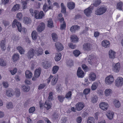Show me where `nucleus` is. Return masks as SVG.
Wrapping results in <instances>:
<instances>
[{
    "label": "nucleus",
    "mask_w": 123,
    "mask_h": 123,
    "mask_svg": "<svg viewBox=\"0 0 123 123\" xmlns=\"http://www.w3.org/2000/svg\"><path fill=\"white\" fill-rule=\"evenodd\" d=\"M29 11L32 16H34L36 19H42L43 17L44 16L43 12L42 11H41L39 12L38 10H34L32 8H31L29 10Z\"/></svg>",
    "instance_id": "nucleus-1"
},
{
    "label": "nucleus",
    "mask_w": 123,
    "mask_h": 123,
    "mask_svg": "<svg viewBox=\"0 0 123 123\" xmlns=\"http://www.w3.org/2000/svg\"><path fill=\"white\" fill-rule=\"evenodd\" d=\"M107 9L106 7H98L95 11V14L98 15L103 14L106 12Z\"/></svg>",
    "instance_id": "nucleus-2"
},
{
    "label": "nucleus",
    "mask_w": 123,
    "mask_h": 123,
    "mask_svg": "<svg viewBox=\"0 0 123 123\" xmlns=\"http://www.w3.org/2000/svg\"><path fill=\"white\" fill-rule=\"evenodd\" d=\"M12 25L13 28L16 27V26L18 31L21 32L22 28L21 24L20 23L17 21V19H15L13 20L12 23Z\"/></svg>",
    "instance_id": "nucleus-3"
},
{
    "label": "nucleus",
    "mask_w": 123,
    "mask_h": 123,
    "mask_svg": "<svg viewBox=\"0 0 123 123\" xmlns=\"http://www.w3.org/2000/svg\"><path fill=\"white\" fill-rule=\"evenodd\" d=\"M114 79L112 75H110L107 76L105 79V82L107 85L111 84L114 81Z\"/></svg>",
    "instance_id": "nucleus-4"
},
{
    "label": "nucleus",
    "mask_w": 123,
    "mask_h": 123,
    "mask_svg": "<svg viewBox=\"0 0 123 123\" xmlns=\"http://www.w3.org/2000/svg\"><path fill=\"white\" fill-rule=\"evenodd\" d=\"M34 54V50L32 49H30L26 55L25 56L28 59H31L33 57Z\"/></svg>",
    "instance_id": "nucleus-5"
},
{
    "label": "nucleus",
    "mask_w": 123,
    "mask_h": 123,
    "mask_svg": "<svg viewBox=\"0 0 123 123\" xmlns=\"http://www.w3.org/2000/svg\"><path fill=\"white\" fill-rule=\"evenodd\" d=\"M41 64L44 68L47 69L50 67L52 64L51 62L47 61H45L42 62Z\"/></svg>",
    "instance_id": "nucleus-6"
},
{
    "label": "nucleus",
    "mask_w": 123,
    "mask_h": 123,
    "mask_svg": "<svg viewBox=\"0 0 123 123\" xmlns=\"http://www.w3.org/2000/svg\"><path fill=\"white\" fill-rule=\"evenodd\" d=\"M75 106L76 110L80 111L83 109L85 107V105L84 103L83 102H79Z\"/></svg>",
    "instance_id": "nucleus-7"
},
{
    "label": "nucleus",
    "mask_w": 123,
    "mask_h": 123,
    "mask_svg": "<svg viewBox=\"0 0 123 123\" xmlns=\"http://www.w3.org/2000/svg\"><path fill=\"white\" fill-rule=\"evenodd\" d=\"M45 27V24L43 22H41L40 23L37 27V31L38 32H41L44 30Z\"/></svg>",
    "instance_id": "nucleus-8"
},
{
    "label": "nucleus",
    "mask_w": 123,
    "mask_h": 123,
    "mask_svg": "<svg viewBox=\"0 0 123 123\" xmlns=\"http://www.w3.org/2000/svg\"><path fill=\"white\" fill-rule=\"evenodd\" d=\"M116 85L118 87L121 86L123 84V79L121 77L117 78L115 81Z\"/></svg>",
    "instance_id": "nucleus-9"
},
{
    "label": "nucleus",
    "mask_w": 123,
    "mask_h": 123,
    "mask_svg": "<svg viewBox=\"0 0 123 123\" xmlns=\"http://www.w3.org/2000/svg\"><path fill=\"white\" fill-rule=\"evenodd\" d=\"M93 9V8L91 6L85 9L84 12L86 16H89L92 13V11Z\"/></svg>",
    "instance_id": "nucleus-10"
},
{
    "label": "nucleus",
    "mask_w": 123,
    "mask_h": 123,
    "mask_svg": "<svg viewBox=\"0 0 123 123\" xmlns=\"http://www.w3.org/2000/svg\"><path fill=\"white\" fill-rule=\"evenodd\" d=\"M120 65L119 63H117L115 64L113 67L112 70L115 72L117 73L119 71L120 68Z\"/></svg>",
    "instance_id": "nucleus-11"
},
{
    "label": "nucleus",
    "mask_w": 123,
    "mask_h": 123,
    "mask_svg": "<svg viewBox=\"0 0 123 123\" xmlns=\"http://www.w3.org/2000/svg\"><path fill=\"white\" fill-rule=\"evenodd\" d=\"M55 45L58 51H62L64 47L63 45L59 42H56Z\"/></svg>",
    "instance_id": "nucleus-12"
},
{
    "label": "nucleus",
    "mask_w": 123,
    "mask_h": 123,
    "mask_svg": "<svg viewBox=\"0 0 123 123\" xmlns=\"http://www.w3.org/2000/svg\"><path fill=\"white\" fill-rule=\"evenodd\" d=\"M99 106L103 110H106L107 109L108 107V105L107 103L102 102L100 104Z\"/></svg>",
    "instance_id": "nucleus-13"
},
{
    "label": "nucleus",
    "mask_w": 123,
    "mask_h": 123,
    "mask_svg": "<svg viewBox=\"0 0 123 123\" xmlns=\"http://www.w3.org/2000/svg\"><path fill=\"white\" fill-rule=\"evenodd\" d=\"M77 74L78 77L82 78L84 77V72L81 70V68H78L77 72Z\"/></svg>",
    "instance_id": "nucleus-14"
},
{
    "label": "nucleus",
    "mask_w": 123,
    "mask_h": 123,
    "mask_svg": "<svg viewBox=\"0 0 123 123\" xmlns=\"http://www.w3.org/2000/svg\"><path fill=\"white\" fill-rule=\"evenodd\" d=\"M88 78L90 80L94 81L96 79V74L93 72L89 74Z\"/></svg>",
    "instance_id": "nucleus-15"
},
{
    "label": "nucleus",
    "mask_w": 123,
    "mask_h": 123,
    "mask_svg": "<svg viewBox=\"0 0 123 123\" xmlns=\"http://www.w3.org/2000/svg\"><path fill=\"white\" fill-rule=\"evenodd\" d=\"M92 45L89 43L84 44L83 45V48L84 49L87 51H89L91 49Z\"/></svg>",
    "instance_id": "nucleus-16"
},
{
    "label": "nucleus",
    "mask_w": 123,
    "mask_h": 123,
    "mask_svg": "<svg viewBox=\"0 0 123 123\" xmlns=\"http://www.w3.org/2000/svg\"><path fill=\"white\" fill-rule=\"evenodd\" d=\"M52 106V103L50 102L45 101L44 105V106L45 109H46L47 110L50 109Z\"/></svg>",
    "instance_id": "nucleus-17"
},
{
    "label": "nucleus",
    "mask_w": 123,
    "mask_h": 123,
    "mask_svg": "<svg viewBox=\"0 0 123 123\" xmlns=\"http://www.w3.org/2000/svg\"><path fill=\"white\" fill-rule=\"evenodd\" d=\"M43 49L41 47H39L38 49H37L34 51V52L35 53L36 55L37 56H39L40 55H41L43 53Z\"/></svg>",
    "instance_id": "nucleus-18"
},
{
    "label": "nucleus",
    "mask_w": 123,
    "mask_h": 123,
    "mask_svg": "<svg viewBox=\"0 0 123 123\" xmlns=\"http://www.w3.org/2000/svg\"><path fill=\"white\" fill-rule=\"evenodd\" d=\"M42 69L40 68L36 69L34 75L36 78H38L41 72Z\"/></svg>",
    "instance_id": "nucleus-19"
},
{
    "label": "nucleus",
    "mask_w": 123,
    "mask_h": 123,
    "mask_svg": "<svg viewBox=\"0 0 123 123\" xmlns=\"http://www.w3.org/2000/svg\"><path fill=\"white\" fill-rule=\"evenodd\" d=\"M68 8L70 10L73 9L75 7V3L72 2H68L67 3Z\"/></svg>",
    "instance_id": "nucleus-20"
},
{
    "label": "nucleus",
    "mask_w": 123,
    "mask_h": 123,
    "mask_svg": "<svg viewBox=\"0 0 123 123\" xmlns=\"http://www.w3.org/2000/svg\"><path fill=\"white\" fill-rule=\"evenodd\" d=\"M31 19L30 18L25 17L23 18V22L25 24H30L31 23Z\"/></svg>",
    "instance_id": "nucleus-21"
},
{
    "label": "nucleus",
    "mask_w": 123,
    "mask_h": 123,
    "mask_svg": "<svg viewBox=\"0 0 123 123\" xmlns=\"http://www.w3.org/2000/svg\"><path fill=\"white\" fill-rule=\"evenodd\" d=\"M114 114L113 112L110 111H109L107 112L106 115L109 119L111 120L113 119Z\"/></svg>",
    "instance_id": "nucleus-22"
},
{
    "label": "nucleus",
    "mask_w": 123,
    "mask_h": 123,
    "mask_svg": "<svg viewBox=\"0 0 123 123\" xmlns=\"http://www.w3.org/2000/svg\"><path fill=\"white\" fill-rule=\"evenodd\" d=\"M102 44L105 48L109 47L110 45L109 42L107 40H104L103 41Z\"/></svg>",
    "instance_id": "nucleus-23"
},
{
    "label": "nucleus",
    "mask_w": 123,
    "mask_h": 123,
    "mask_svg": "<svg viewBox=\"0 0 123 123\" xmlns=\"http://www.w3.org/2000/svg\"><path fill=\"white\" fill-rule=\"evenodd\" d=\"M13 91L11 89L9 88L6 90V95L9 97H11L13 96V94H12Z\"/></svg>",
    "instance_id": "nucleus-24"
},
{
    "label": "nucleus",
    "mask_w": 123,
    "mask_h": 123,
    "mask_svg": "<svg viewBox=\"0 0 123 123\" xmlns=\"http://www.w3.org/2000/svg\"><path fill=\"white\" fill-rule=\"evenodd\" d=\"M80 29L79 26L77 25H74L72 26L70 28V30L72 32H74L76 30Z\"/></svg>",
    "instance_id": "nucleus-25"
},
{
    "label": "nucleus",
    "mask_w": 123,
    "mask_h": 123,
    "mask_svg": "<svg viewBox=\"0 0 123 123\" xmlns=\"http://www.w3.org/2000/svg\"><path fill=\"white\" fill-rule=\"evenodd\" d=\"M25 76L27 79L31 78L32 77V74L30 71L26 70L25 73Z\"/></svg>",
    "instance_id": "nucleus-26"
},
{
    "label": "nucleus",
    "mask_w": 123,
    "mask_h": 123,
    "mask_svg": "<svg viewBox=\"0 0 123 123\" xmlns=\"http://www.w3.org/2000/svg\"><path fill=\"white\" fill-rule=\"evenodd\" d=\"M5 40H4L2 41L0 43V47L2 50L3 51L5 50L6 48V47L5 46Z\"/></svg>",
    "instance_id": "nucleus-27"
},
{
    "label": "nucleus",
    "mask_w": 123,
    "mask_h": 123,
    "mask_svg": "<svg viewBox=\"0 0 123 123\" xmlns=\"http://www.w3.org/2000/svg\"><path fill=\"white\" fill-rule=\"evenodd\" d=\"M115 52L111 50H110L109 51V56L110 58L113 59L115 57Z\"/></svg>",
    "instance_id": "nucleus-28"
},
{
    "label": "nucleus",
    "mask_w": 123,
    "mask_h": 123,
    "mask_svg": "<svg viewBox=\"0 0 123 123\" xmlns=\"http://www.w3.org/2000/svg\"><path fill=\"white\" fill-rule=\"evenodd\" d=\"M47 26L48 27L50 28L54 27L53 23L51 18H49V20L48 21Z\"/></svg>",
    "instance_id": "nucleus-29"
},
{
    "label": "nucleus",
    "mask_w": 123,
    "mask_h": 123,
    "mask_svg": "<svg viewBox=\"0 0 123 123\" xmlns=\"http://www.w3.org/2000/svg\"><path fill=\"white\" fill-rule=\"evenodd\" d=\"M52 9V6H49V7H48L47 6L46 4H45L43 6V10L45 12H46L49 9Z\"/></svg>",
    "instance_id": "nucleus-30"
},
{
    "label": "nucleus",
    "mask_w": 123,
    "mask_h": 123,
    "mask_svg": "<svg viewBox=\"0 0 123 123\" xmlns=\"http://www.w3.org/2000/svg\"><path fill=\"white\" fill-rule=\"evenodd\" d=\"M78 39L76 36L73 35L71 37V40L72 42L75 43L78 41Z\"/></svg>",
    "instance_id": "nucleus-31"
},
{
    "label": "nucleus",
    "mask_w": 123,
    "mask_h": 123,
    "mask_svg": "<svg viewBox=\"0 0 123 123\" xmlns=\"http://www.w3.org/2000/svg\"><path fill=\"white\" fill-rule=\"evenodd\" d=\"M19 57V55L17 54H16L13 55L12 57L13 62H15L17 61L18 60Z\"/></svg>",
    "instance_id": "nucleus-32"
},
{
    "label": "nucleus",
    "mask_w": 123,
    "mask_h": 123,
    "mask_svg": "<svg viewBox=\"0 0 123 123\" xmlns=\"http://www.w3.org/2000/svg\"><path fill=\"white\" fill-rule=\"evenodd\" d=\"M37 32L35 31H33L31 34V37L32 39L35 40L37 38Z\"/></svg>",
    "instance_id": "nucleus-33"
},
{
    "label": "nucleus",
    "mask_w": 123,
    "mask_h": 123,
    "mask_svg": "<svg viewBox=\"0 0 123 123\" xmlns=\"http://www.w3.org/2000/svg\"><path fill=\"white\" fill-rule=\"evenodd\" d=\"M123 5V3L122 2H119L117 4V9L120 10H122Z\"/></svg>",
    "instance_id": "nucleus-34"
},
{
    "label": "nucleus",
    "mask_w": 123,
    "mask_h": 123,
    "mask_svg": "<svg viewBox=\"0 0 123 123\" xmlns=\"http://www.w3.org/2000/svg\"><path fill=\"white\" fill-rule=\"evenodd\" d=\"M58 117V113L55 112L52 114L51 117V118L52 120H55L57 119Z\"/></svg>",
    "instance_id": "nucleus-35"
},
{
    "label": "nucleus",
    "mask_w": 123,
    "mask_h": 123,
    "mask_svg": "<svg viewBox=\"0 0 123 123\" xmlns=\"http://www.w3.org/2000/svg\"><path fill=\"white\" fill-rule=\"evenodd\" d=\"M62 8L61 12L63 13H65L66 12V9L63 3H62L61 5Z\"/></svg>",
    "instance_id": "nucleus-36"
},
{
    "label": "nucleus",
    "mask_w": 123,
    "mask_h": 123,
    "mask_svg": "<svg viewBox=\"0 0 123 123\" xmlns=\"http://www.w3.org/2000/svg\"><path fill=\"white\" fill-rule=\"evenodd\" d=\"M19 8L20 5L19 4H17L13 6L11 10L12 11H15L18 10L19 9Z\"/></svg>",
    "instance_id": "nucleus-37"
},
{
    "label": "nucleus",
    "mask_w": 123,
    "mask_h": 123,
    "mask_svg": "<svg viewBox=\"0 0 123 123\" xmlns=\"http://www.w3.org/2000/svg\"><path fill=\"white\" fill-rule=\"evenodd\" d=\"M98 86V83L97 82L94 83L91 86V89L92 90H95Z\"/></svg>",
    "instance_id": "nucleus-38"
},
{
    "label": "nucleus",
    "mask_w": 123,
    "mask_h": 123,
    "mask_svg": "<svg viewBox=\"0 0 123 123\" xmlns=\"http://www.w3.org/2000/svg\"><path fill=\"white\" fill-rule=\"evenodd\" d=\"M114 104L116 107L118 108L120 105V103L119 101L117 100H115L114 101Z\"/></svg>",
    "instance_id": "nucleus-39"
},
{
    "label": "nucleus",
    "mask_w": 123,
    "mask_h": 123,
    "mask_svg": "<svg viewBox=\"0 0 123 123\" xmlns=\"http://www.w3.org/2000/svg\"><path fill=\"white\" fill-rule=\"evenodd\" d=\"M61 53H59L56 55L55 57V60L56 61H59L61 59Z\"/></svg>",
    "instance_id": "nucleus-40"
},
{
    "label": "nucleus",
    "mask_w": 123,
    "mask_h": 123,
    "mask_svg": "<svg viewBox=\"0 0 123 123\" xmlns=\"http://www.w3.org/2000/svg\"><path fill=\"white\" fill-rule=\"evenodd\" d=\"M101 2V0H95V2L93 3V5L96 7L98 6Z\"/></svg>",
    "instance_id": "nucleus-41"
},
{
    "label": "nucleus",
    "mask_w": 123,
    "mask_h": 123,
    "mask_svg": "<svg viewBox=\"0 0 123 123\" xmlns=\"http://www.w3.org/2000/svg\"><path fill=\"white\" fill-rule=\"evenodd\" d=\"M72 92L69 91L66 94L65 97L68 99H70L71 98Z\"/></svg>",
    "instance_id": "nucleus-42"
},
{
    "label": "nucleus",
    "mask_w": 123,
    "mask_h": 123,
    "mask_svg": "<svg viewBox=\"0 0 123 123\" xmlns=\"http://www.w3.org/2000/svg\"><path fill=\"white\" fill-rule=\"evenodd\" d=\"M17 49L19 51L20 53L21 54H24L25 51L24 49L21 46H18L17 47Z\"/></svg>",
    "instance_id": "nucleus-43"
},
{
    "label": "nucleus",
    "mask_w": 123,
    "mask_h": 123,
    "mask_svg": "<svg viewBox=\"0 0 123 123\" xmlns=\"http://www.w3.org/2000/svg\"><path fill=\"white\" fill-rule=\"evenodd\" d=\"M22 90L23 91L25 92H28L29 91L30 87L28 86H23L22 87Z\"/></svg>",
    "instance_id": "nucleus-44"
},
{
    "label": "nucleus",
    "mask_w": 123,
    "mask_h": 123,
    "mask_svg": "<svg viewBox=\"0 0 123 123\" xmlns=\"http://www.w3.org/2000/svg\"><path fill=\"white\" fill-rule=\"evenodd\" d=\"M58 79L57 77H54L52 79V80L51 81V84L52 85H54L56 83Z\"/></svg>",
    "instance_id": "nucleus-45"
},
{
    "label": "nucleus",
    "mask_w": 123,
    "mask_h": 123,
    "mask_svg": "<svg viewBox=\"0 0 123 123\" xmlns=\"http://www.w3.org/2000/svg\"><path fill=\"white\" fill-rule=\"evenodd\" d=\"M73 53L75 57H78L80 54V52L78 50H74L73 52Z\"/></svg>",
    "instance_id": "nucleus-46"
},
{
    "label": "nucleus",
    "mask_w": 123,
    "mask_h": 123,
    "mask_svg": "<svg viewBox=\"0 0 123 123\" xmlns=\"http://www.w3.org/2000/svg\"><path fill=\"white\" fill-rule=\"evenodd\" d=\"M87 123H95V120L93 117H90L88 119Z\"/></svg>",
    "instance_id": "nucleus-47"
},
{
    "label": "nucleus",
    "mask_w": 123,
    "mask_h": 123,
    "mask_svg": "<svg viewBox=\"0 0 123 123\" xmlns=\"http://www.w3.org/2000/svg\"><path fill=\"white\" fill-rule=\"evenodd\" d=\"M91 101L93 103L96 102L98 100V97L96 95L93 96L91 99Z\"/></svg>",
    "instance_id": "nucleus-48"
},
{
    "label": "nucleus",
    "mask_w": 123,
    "mask_h": 123,
    "mask_svg": "<svg viewBox=\"0 0 123 123\" xmlns=\"http://www.w3.org/2000/svg\"><path fill=\"white\" fill-rule=\"evenodd\" d=\"M59 68V67L57 66H54L52 69L53 73L54 74H55L56 73Z\"/></svg>",
    "instance_id": "nucleus-49"
},
{
    "label": "nucleus",
    "mask_w": 123,
    "mask_h": 123,
    "mask_svg": "<svg viewBox=\"0 0 123 123\" xmlns=\"http://www.w3.org/2000/svg\"><path fill=\"white\" fill-rule=\"evenodd\" d=\"M6 65V60L2 59H0V66H5Z\"/></svg>",
    "instance_id": "nucleus-50"
},
{
    "label": "nucleus",
    "mask_w": 123,
    "mask_h": 123,
    "mask_svg": "<svg viewBox=\"0 0 123 123\" xmlns=\"http://www.w3.org/2000/svg\"><path fill=\"white\" fill-rule=\"evenodd\" d=\"M111 90L110 89H106L105 91V94L106 96H108L111 93Z\"/></svg>",
    "instance_id": "nucleus-51"
},
{
    "label": "nucleus",
    "mask_w": 123,
    "mask_h": 123,
    "mask_svg": "<svg viewBox=\"0 0 123 123\" xmlns=\"http://www.w3.org/2000/svg\"><path fill=\"white\" fill-rule=\"evenodd\" d=\"M57 98L59 101L60 102L62 103L63 102L65 97L63 96L58 95L57 97Z\"/></svg>",
    "instance_id": "nucleus-52"
},
{
    "label": "nucleus",
    "mask_w": 123,
    "mask_h": 123,
    "mask_svg": "<svg viewBox=\"0 0 123 123\" xmlns=\"http://www.w3.org/2000/svg\"><path fill=\"white\" fill-rule=\"evenodd\" d=\"M17 18L18 20H20L22 18V15L21 13L19 12L17 14Z\"/></svg>",
    "instance_id": "nucleus-53"
},
{
    "label": "nucleus",
    "mask_w": 123,
    "mask_h": 123,
    "mask_svg": "<svg viewBox=\"0 0 123 123\" xmlns=\"http://www.w3.org/2000/svg\"><path fill=\"white\" fill-rule=\"evenodd\" d=\"M22 6L23 9H25L27 7V2L26 1H23L22 2Z\"/></svg>",
    "instance_id": "nucleus-54"
},
{
    "label": "nucleus",
    "mask_w": 123,
    "mask_h": 123,
    "mask_svg": "<svg viewBox=\"0 0 123 123\" xmlns=\"http://www.w3.org/2000/svg\"><path fill=\"white\" fill-rule=\"evenodd\" d=\"M67 64L68 66H71L73 65V61L72 60L70 59L67 61Z\"/></svg>",
    "instance_id": "nucleus-55"
},
{
    "label": "nucleus",
    "mask_w": 123,
    "mask_h": 123,
    "mask_svg": "<svg viewBox=\"0 0 123 123\" xmlns=\"http://www.w3.org/2000/svg\"><path fill=\"white\" fill-rule=\"evenodd\" d=\"M90 90L89 88L85 89L83 91V93L85 95H87L90 92Z\"/></svg>",
    "instance_id": "nucleus-56"
},
{
    "label": "nucleus",
    "mask_w": 123,
    "mask_h": 123,
    "mask_svg": "<svg viewBox=\"0 0 123 123\" xmlns=\"http://www.w3.org/2000/svg\"><path fill=\"white\" fill-rule=\"evenodd\" d=\"M35 110V108L34 107H31L29 109V112L30 113H31L34 112Z\"/></svg>",
    "instance_id": "nucleus-57"
},
{
    "label": "nucleus",
    "mask_w": 123,
    "mask_h": 123,
    "mask_svg": "<svg viewBox=\"0 0 123 123\" xmlns=\"http://www.w3.org/2000/svg\"><path fill=\"white\" fill-rule=\"evenodd\" d=\"M53 93L52 92H50L49 93V96L48 97L49 101L51 100L53 98Z\"/></svg>",
    "instance_id": "nucleus-58"
},
{
    "label": "nucleus",
    "mask_w": 123,
    "mask_h": 123,
    "mask_svg": "<svg viewBox=\"0 0 123 123\" xmlns=\"http://www.w3.org/2000/svg\"><path fill=\"white\" fill-rule=\"evenodd\" d=\"M6 107L8 109L12 108L13 107V105L11 102H9L6 105Z\"/></svg>",
    "instance_id": "nucleus-59"
},
{
    "label": "nucleus",
    "mask_w": 123,
    "mask_h": 123,
    "mask_svg": "<svg viewBox=\"0 0 123 123\" xmlns=\"http://www.w3.org/2000/svg\"><path fill=\"white\" fill-rule=\"evenodd\" d=\"M68 46L70 48L72 49H74L76 47V45H73L72 43H69Z\"/></svg>",
    "instance_id": "nucleus-60"
},
{
    "label": "nucleus",
    "mask_w": 123,
    "mask_h": 123,
    "mask_svg": "<svg viewBox=\"0 0 123 123\" xmlns=\"http://www.w3.org/2000/svg\"><path fill=\"white\" fill-rule=\"evenodd\" d=\"M15 92L17 96V97H19L20 94V92L19 89H16L15 91Z\"/></svg>",
    "instance_id": "nucleus-61"
},
{
    "label": "nucleus",
    "mask_w": 123,
    "mask_h": 123,
    "mask_svg": "<svg viewBox=\"0 0 123 123\" xmlns=\"http://www.w3.org/2000/svg\"><path fill=\"white\" fill-rule=\"evenodd\" d=\"M93 57L92 55H90L88 57V61L90 64H91L92 60Z\"/></svg>",
    "instance_id": "nucleus-62"
},
{
    "label": "nucleus",
    "mask_w": 123,
    "mask_h": 123,
    "mask_svg": "<svg viewBox=\"0 0 123 123\" xmlns=\"http://www.w3.org/2000/svg\"><path fill=\"white\" fill-rule=\"evenodd\" d=\"M45 85L44 84H41L38 86V89L39 90L43 89L45 87Z\"/></svg>",
    "instance_id": "nucleus-63"
},
{
    "label": "nucleus",
    "mask_w": 123,
    "mask_h": 123,
    "mask_svg": "<svg viewBox=\"0 0 123 123\" xmlns=\"http://www.w3.org/2000/svg\"><path fill=\"white\" fill-rule=\"evenodd\" d=\"M82 120V118L81 117H78L76 119V121L77 123H80Z\"/></svg>",
    "instance_id": "nucleus-64"
}]
</instances>
